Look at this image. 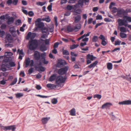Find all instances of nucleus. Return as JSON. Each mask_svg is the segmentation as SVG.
I'll list each match as a JSON object with an SVG mask.
<instances>
[{"mask_svg":"<svg viewBox=\"0 0 131 131\" xmlns=\"http://www.w3.org/2000/svg\"><path fill=\"white\" fill-rule=\"evenodd\" d=\"M35 68L36 69H39L40 71H44L45 70L44 68L43 67L40 66L42 65V63L41 61H39V63L38 64L36 63Z\"/></svg>","mask_w":131,"mask_h":131,"instance_id":"obj_6","label":"nucleus"},{"mask_svg":"<svg viewBox=\"0 0 131 131\" xmlns=\"http://www.w3.org/2000/svg\"><path fill=\"white\" fill-rule=\"evenodd\" d=\"M86 58L87 59H89L92 61H93L94 60V58H95V57H94L92 55L88 54L87 55Z\"/></svg>","mask_w":131,"mask_h":131,"instance_id":"obj_25","label":"nucleus"},{"mask_svg":"<svg viewBox=\"0 0 131 131\" xmlns=\"http://www.w3.org/2000/svg\"><path fill=\"white\" fill-rule=\"evenodd\" d=\"M17 81V79L16 78H14V80L10 84V85H13L15 84Z\"/></svg>","mask_w":131,"mask_h":131,"instance_id":"obj_38","label":"nucleus"},{"mask_svg":"<svg viewBox=\"0 0 131 131\" xmlns=\"http://www.w3.org/2000/svg\"><path fill=\"white\" fill-rule=\"evenodd\" d=\"M47 49V47L45 45H42L40 47V50L42 51H45Z\"/></svg>","mask_w":131,"mask_h":131,"instance_id":"obj_31","label":"nucleus"},{"mask_svg":"<svg viewBox=\"0 0 131 131\" xmlns=\"http://www.w3.org/2000/svg\"><path fill=\"white\" fill-rule=\"evenodd\" d=\"M81 25L80 24H78L75 26H74V31L77 32L81 28Z\"/></svg>","mask_w":131,"mask_h":131,"instance_id":"obj_14","label":"nucleus"},{"mask_svg":"<svg viewBox=\"0 0 131 131\" xmlns=\"http://www.w3.org/2000/svg\"><path fill=\"white\" fill-rule=\"evenodd\" d=\"M84 3V0H79L78 2V4L81 6H82Z\"/></svg>","mask_w":131,"mask_h":131,"instance_id":"obj_41","label":"nucleus"},{"mask_svg":"<svg viewBox=\"0 0 131 131\" xmlns=\"http://www.w3.org/2000/svg\"><path fill=\"white\" fill-rule=\"evenodd\" d=\"M103 24H104V23H99L97 24L95 26V28H97L98 26H100L101 25H102Z\"/></svg>","mask_w":131,"mask_h":131,"instance_id":"obj_64","label":"nucleus"},{"mask_svg":"<svg viewBox=\"0 0 131 131\" xmlns=\"http://www.w3.org/2000/svg\"><path fill=\"white\" fill-rule=\"evenodd\" d=\"M69 67L68 66L65 67L63 68H61L59 69L58 71V73L61 75H63L66 74L68 70Z\"/></svg>","mask_w":131,"mask_h":131,"instance_id":"obj_2","label":"nucleus"},{"mask_svg":"<svg viewBox=\"0 0 131 131\" xmlns=\"http://www.w3.org/2000/svg\"><path fill=\"white\" fill-rule=\"evenodd\" d=\"M21 23V20L19 19L16 20L15 22V24L17 25H19Z\"/></svg>","mask_w":131,"mask_h":131,"instance_id":"obj_47","label":"nucleus"},{"mask_svg":"<svg viewBox=\"0 0 131 131\" xmlns=\"http://www.w3.org/2000/svg\"><path fill=\"white\" fill-rule=\"evenodd\" d=\"M28 15L31 17L32 16L34 15V13L32 11H30L28 13Z\"/></svg>","mask_w":131,"mask_h":131,"instance_id":"obj_57","label":"nucleus"},{"mask_svg":"<svg viewBox=\"0 0 131 131\" xmlns=\"http://www.w3.org/2000/svg\"><path fill=\"white\" fill-rule=\"evenodd\" d=\"M60 44L58 42H56L55 43L53 46V48H57L59 45Z\"/></svg>","mask_w":131,"mask_h":131,"instance_id":"obj_52","label":"nucleus"},{"mask_svg":"<svg viewBox=\"0 0 131 131\" xmlns=\"http://www.w3.org/2000/svg\"><path fill=\"white\" fill-rule=\"evenodd\" d=\"M56 77L57 76L56 74L52 75L50 78L49 81L51 82L54 80L56 78Z\"/></svg>","mask_w":131,"mask_h":131,"instance_id":"obj_23","label":"nucleus"},{"mask_svg":"<svg viewBox=\"0 0 131 131\" xmlns=\"http://www.w3.org/2000/svg\"><path fill=\"white\" fill-rule=\"evenodd\" d=\"M46 3L45 2H38L36 3V4L38 6H41L44 5Z\"/></svg>","mask_w":131,"mask_h":131,"instance_id":"obj_32","label":"nucleus"},{"mask_svg":"<svg viewBox=\"0 0 131 131\" xmlns=\"http://www.w3.org/2000/svg\"><path fill=\"white\" fill-rule=\"evenodd\" d=\"M40 61H41L42 63V62L44 64H47L48 63V61L46 60L45 59H41Z\"/></svg>","mask_w":131,"mask_h":131,"instance_id":"obj_33","label":"nucleus"},{"mask_svg":"<svg viewBox=\"0 0 131 131\" xmlns=\"http://www.w3.org/2000/svg\"><path fill=\"white\" fill-rule=\"evenodd\" d=\"M74 11L73 12V14L74 15H75L78 14H80L81 12V10L80 9H74Z\"/></svg>","mask_w":131,"mask_h":131,"instance_id":"obj_28","label":"nucleus"},{"mask_svg":"<svg viewBox=\"0 0 131 131\" xmlns=\"http://www.w3.org/2000/svg\"><path fill=\"white\" fill-rule=\"evenodd\" d=\"M112 11L113 13H115L117 11V10L116 8L115 7L112 8Z\"/></svg>","mask_w":131,"mask_h":131,"instance_id":"obj_56","label":"nucleus"},{"mask_svg":"<svg viewBox=\"0 0 131 131\" xmlns=\"http://www.w3.org/2000/svg\"><path fill=\"white\" fill-rule=\"evenodd\" d=\"M41 20V18H38L35 21V24L36 26L38 28L42 29L44 26V24L42 22H40Z\"/></svg>","mask_w":131,"mask_h":131,"instance_id":"obj_4","label":"nucleus"},{"mask_svg":"<svg viewBox=\"0 0 131 131\" xmlns=\"http://www.w3.org/2000/svg\"><path fill=\"white\" fill-rule=\"evenodd\" d=\"M30 62V60L29 58H28L26 59L25 60V67L27 68L28 67Z\"/></svg>","mask_w":131,"mask_h":131,"instance_id":"obj_22","label":"nucleus"},{"mask_svg":"<svg viewBox=\"0 0 131 131\" xmlns=\"http://www.w3.org/2000/svg\"><path fill=\"white\" fill-rule=\"evenodd\" d=\"M93 20V18H89L88 20V23L89 24H90L92 23Z\"/></svg>","mask_w":131,"mask_h":131,"instance_id":"obj_61","label":"nucleus"},{"mask_svg":"<svg viewBox=\"0 0 131 131\" xmlns=\"http://www.w3.org/2000/svg\"><path fill=\"white\" fill-rule=\"evenodd\" d=\"M98 62L97 61H96L93 63L89 65L88 66V67L90 68H93L96 66Z\"/></svg>","mask_w":131,"mask_h":131,"instance_id":"obj_17","label":"nucleus"},{"mask_svg":"<svg viewBox=\"0 0 131 131\" xmlns=\"http://www.w3.org/2000/svg\"><path fill=\"white\" fill-rule=\"evenodd\" d=\"M113 65L111 63H108L107 64V68L109 70H111L112 69Z\"/></svg>","mask_w":131,"mask_h":131,"instance_id":"obj_29","label":"nucleus"},{"mask_svg":"<svg viewBox=\"0 0 131 131\" xmlns=\"http://www.w3.org/2000/svg\"><path fill=\"white\" fill-rule=\"evenodd\" d=\"M34 69V68H32L28 70L29 74H30L32 73Z\"/></svg>","mask_w":131,"mask_h":131,"instance_id":"obj_53","label":"nucleus"},{"mask_svg":"<svg viewBox=\"0 0 131 131\" xmlns=\"http://www.w3.org/2000/svg\"><path fill=\"white\" fill-rule=\"evenodd\" d=\"M63 54V55H69V51L66 50L62 49Z\"/></svg>","mask_w":131,"mask_h":131,"instance_id":"obj_35","label":"nucleus"},{"mask_svg":"<svg viewBox=\"0 0 131 131\" xmlns=\"http://www.w3.org/2000/svg\"><path fill=\"white\" fill-rule=\"evenodd\" d=\"M79 46V45L78 44H73L70 46V48L71 50L73 49L77 48Z\"/></svg>","mask_w":131,"mask_h":131,"instance_id":"obj_34","label":"nucleus"},{"mask_svg":"<svg viewBox=\"0 0 131 131\" xmlns=\"http://www.w3.org/2000/svg\"><path fill=\"white\" fill-rule=\"evenodd\" d=\"M48 31V29L44 27L43 28H42V33H46Z\"/></svg>","mask_w":131,"mask_h":131,"instance_id":"obj_44","label":"nucleus"},{"mask_svg":"<svg viewBox=\"0 0 131 131\" xmlns=\"http://www.w3.org/2000/svg\"><path fill=\"white\" fill-rule=\"evenodd\" d=\"M57 100L56 99L53 98L51 101V102L53 104H56L57 103Z\"/></svg>","mask_w":131,"mask_h":131,"instance_id":"obj_42","label":"nucleus"},{"mask_svg":"<svg viewBox=\"0 0 131 131\" xmlns=\"http://www.w3.org/2000/svg\"><path fill=\"white\" fill-rule=\"evenodd\" d=\"M117 13L118 14L121 15L123 14V13L124 11L122 9H120L117 10Z\"/></svg>","mask_w":131,"mask_h":131,"instance_id":"obj_51","label":"nucleus"},{"mask_svg":"<svg viewBox=\"0 0 131 131\" xmlns=\"http://www.w3.org/2000/svg\"><path fill=\"white\" fill-rule=\"evenodd\" d=\"M118 104L122 105H129L131 104V100H127L119 102Z\"/></svg>","mask_w":131,"mask_h":131,"instance_id":"obj_10","label":"nucleus"},{"mask_svg":"<svg viewBox=\"0 0 131 131\" xmlns=\"http://www.w3.org/2000/svg\"><path fill=\"white\" fill-rule=\"evenodd\" d=\"M17 52H19V55H22L23 56H24V53H23L22 49L20 50V49H18L17 50Z\"/></svg>","mask_w":131,"mask_h":131,"instance_id":"obj_43","label":"nucleus"},{"mask_svg":"<svg viewBox=\"0 0 131 131\" xmlns=\"http://www.w3.org/2000/svg\"><path fill=\"white\" fill-rule=\"evenodd\" d=\"M101 95L100 94H96L94 96V98H97L99 99H100L101 97Z\"/></svg>","mask_w":131,"mask_h":131,"instance_id":"obj_48","label":"nucleus"},{"mask_svg":"<svg viewBox=\"0 0 131 131\" xmlns=\"http://www.w3.org/2000/svg\"><path fill=\"white\" fill-rule=\"evenodd\" d=\"M79 5L78 4H77L74 5L73 6V9H77V8H78L79 7Z\"/></svg>","mask_w":131,"mask_h":131,"instance_id":"obj_60","label":"nucleus"},{"mask_svg":"<svg viewBox=\"0 0 131 131\" xmlns=\"http://www.w3.org/2000/svg\"><path fill=\"white\" fill-rule=\"evenodd\" d=\"M59 85H56L53 84H48L47 85V86L48 88H50L51 89H52L54 88H57V86L59 87Z\"/></svg>","mask_w":131,"mask_h":131,"instance_id":"obj_15","label":"nucleus"},{"mask_svg":"<svg viewBox=\"0 0 131 131\" xmlns=\"http://www.w3.org/2000/svg\"><path fill=\"white\" fill-rule=\"evenodd\" d=\"M50 117H46L43 118L42 119V121L43 124H46L48 121L50 119Z\"/></svg>","mask_w":131,"mask_h":131,"instance_id":"obj_19","label":"nucleus"},{"mask_svg":"<svg viewBox=\"0 0 131 131\" xmlns=\"http://www.w3.org/2000/svg\"><path fill=\"white\" fill-rule=\"evenodd\" d=\"M120 30L122 32H127L126 28L124 27H121L120 28Z\"/></svg>","mask_w":131,"mask_h":131,"instance_id":"obj_30","label":"nucleus"},{"mask_svg":"<svg viewBox=\"0 0 131 131\" xmlns=\"http://www.w3.org/2000/svg\"><path fill=\"white\" fill-rule=\"evenodd\" d=\"M121 42V41L120 40H118L117 41H115V45L116 46L117 45H119Z\"/></svg>","mask_w":131,"mask_h":131,"instance_id":"obj_54","label":"nucleus"},{"mask_svg":"<svg viewBox=\"0 0 131 131\" xmlns=\"http://www.w3.org/2000/svg\"><path fill=\"white\" fill-rule=\"evenodd\" d=\"M112 105L111 103H107L103 105L101 107L102 109L107 108L109 107Z\"/></svg>","mask_w":131,"mask_h":131,"instance_id":"obj_13","label":"nucleus"},{"mask_svg":"<svg viewBox=\"0 0 131 131\" xmlns=\"http://www.w3.org/2000/svg\"><path fill=\"white\" fill-rule=\"evenodd\" d=\"M67 31L69 32H71L74 31V26H68L67 28Z\"/></svg>","mask_w":131,"mask_h":131,"instance_id":"obj_20","label":"nucleus"},{"mask_svg":"<svg viewBox=\"0 0 131 131\" xmlns=\"http://www.w3.org/2000/svg\"><path fill=\"white\" fill-rule=\"evenodd\" d=\"M13 53L10 52H6L5 53V55L7 56H10L13 55Z\"/></svg>","mask_w":131,"mask_h":131,"instance_id":"obj_45","label":"nucleus"},{"mask_svg":"<svg viewBox=\"0 0 131 131\" xmlns=\"http://www.w3.org/2000/svg\"><path fill=\"white\" fill-rule=\"evenodd\" d=\"M18 1V0H14L12 2V3L13 4L16 5L17 4Z\"/></svg>","mask_w":131,"mask_h":131,"instance_id":"obj_62","label":"nucleus"},{"mask_svg":"<svg viewBox=\"0 0 131 131\" xmlns=\"http://www.w3.org/2000/svg\"><path fill=\"white\" fill-rule=\"evenodd\" d=\"M17 98H19L23 96V94L22 93H19L15 94Z\"/></svg>","mask_w":131,"mask_h":131,"instance_id":"obj_36","label":"nucleus"},{"mask_svg":"<svg viewBox=\"0 0 131 131\" xmlns=\"http://www.w3.org/2000/svg\"><path fill=\"white\" fill-rule=\"evenodd\" d=\"M9 31L12 34L16 32L15 29L13 27H11L10 28Z\"/></svg>","mask_w":131,"mask_h":131,"instance_id":"obj_39","label":"nucleus"},{"mask_svg":"<svg viewBox=\"0 0 131 131\" xmlns=\"http://www.w3.org/2000/svg\"><path fill=\"white\" fill-rule=\"evenodd\" d=\"M81 19V16L78 15L74 17V21L75 23H78L80 21Z\"/></svg>","mask_w":131,"mask_h":131,"instance_id":"obj_21","label":"nucleus"},{"mask_svg":"<svg viewBox=\"0 0 131 131\" xmlns=\"http://www.w3.org/2000/svg\"><path fill=\"white\" fill-rule=\"evenodd\" d=\"M46 56V54L45 52L41 53V56L42 57L41 59H45V57Z\"/></svg>","mask_w":131,"mask_h":131,"instance_id":"obj_58","label":"nucleus"},{"mask_svg":"<svg viewBox=\"0 0 131 131\" xmlns=\"http://www.w3.org/2000/svg\"><path fill=\"white\" fill-rule=\"evenodd\" d=\"M67 64V63L64 60H60L58 62L57 66L58 67H60L61 66H64Z\"/></svg>","mask_w":131,"mask_h":131,"instance_id":"obj_9","label":"nucleus"},{"mask_svg":"<svg viewBox=\"0 0 131 131\" xmlns=\"http://www.w3.org/2000/svg\"><path fill=\"white\" fill-rule=\"evenodd\" d=\"M1 128L4 130H11L12 131H14L15 129V127L14 126H1Z\"/></svg>","mask_w":131,"mask_h":131,"instance_id":"obj_5","label":"nucleus"},{"mask_svg":"<svg viewBox=\"0 0 131 131\" xmlns=\"http://www.w3.org/2000/svg\"><path fill=\"white\" fill-rule=\"evenodd\" d=\"M102 19V17L101 15H98L96 17V19L97 20H101Z\"/></svg>","mask_w":131,"mask_h":131,"instance_id":"obj_49","label":"nucleus"},{"mask_svg":"<svg viewBox=\"0 0 131 131\" xmlns=\"http://www.w3.org/2000/svg\"><path fill=\"white\" fill-rule=\"evenodd\" d=\"M15 64L13 61H11L9 62V64H7V63H5V66L6 67L8 68H9L11 67H13L15 66Z\"/></svg>","mask_w":131,"mask_h":131,"instance_id":"obj_12","label":"nucleus"},{"mask_svg":"<svg viewBox=\"0 0 131 131\" xmlns=\"http://www.w3.org/2000/svg\"><path fill=\"white\" fill-rule=\"evenodd\" d=\"M73 6L68 5L67 6V8L69 10H71L72 9H73Z\"/></svg>","mask_w":131,"mask_h":131,"instance_id":"obj_50","label":"nucleus"},{"mask_svg":"<svg viewBox=\"0 0 131 131\" xmlns=\"http://www.w3.org/2000/svg\"><path fill=\"white\" fill-rule=\"evenodd\" d=\"M42 20L43 21H45L47 22H49L50 21V18L49 17H46L45 18H43L42 19Z\"/></svg>","mask_w":131,"mask_h":131,"instance_id":"obj_40","label":"nucleus"},{"mask_svg":"<svg viewBox=\"0 0 131 131\" xmlns=\"http://www.w3.org/2000/svg\"><path fill=\"white\" fill-rule=\"evenodd\" d=\"M6 67L5 63V64H3L1 66V70L3 71H6Z\"/></svg>","mask_w":131,"mask_h":131,"instance_id":"obj_37","label":"nucleus"},{"mask_svg":"<svg viewBox=\"0 0 131 131\" xmlns=\"http://www.w3.org/2000/svg\"><path fill=\"white\" fill-rule=\"evenodd\" d=\"M40 54L39 52L37 51L35 52L34 54V57L35 59L36 60H38L40 58Z\"/></svg>","mask_w":131,"mask_h":131,"instance_id":"obj_11","label":"nucleus"},{"mask_svg":"<svg viewBox=\"0 0 131 131\" xmlns=\"http://www.w3.org/2000/svg\"><path fill=\"white\" fill-rule=\"evenodd\" d=\"M123 19L125 20L126 23L131 22V17L127 16H125L123 17Z\"/></svg>","mask_w":131,"mask_h":131,"instance_id":"obj_16","label":"nucleus"},{"mask_svg":"<svg viewBox=\"0 0 131 131\" xmlns=\"http://www.w3.org/2000/svg\"><path fill=\"white\" fill-rule=\"evenodd\" d=\"M67 78L65 76L64 77L61 76H59L57 77L56 78V82L57 83L59 84L60 83H64Z\"/></svg>","mask_w":131,"mask_h":131,"instance_id":"obj_3","label":"nucleus"},{"mask_svg":"<svg viewBox=\"0 0 131 131\" xmlns=\"http://www.w3.org/2000/svg\"><path fill=\"white\" fill-rule=\"evenodd\" d=\"M118 25L119 26H124L126 27L127 26L128 24L127 23H126L124 19L123 20H122L120 19H119L118 20Z\"/></svg>","mask_w":131,"mask_h":131,"instance_id":"obj_7","label":"nucleus"},{"mask_svg":"<svg viewBox=\"0 0 131 131\" xmlns=\"http://www.w3.org/2000/svg\"><path fill=\"white\" fill-rule=\"evenodd\" d=\"M99 38L102 40H106V39L105 38L104 36L102 35H101L99 37Z\"/></svg>","mask_w":131,"mask_h":131,"instance_id":"obj_46","label":"nucleus"},{"mask_svg":"<svg viewBox=\"0 0 131 131\" xmlns=\"http://www.w3.org/2000/svg\"><path fill=\"white\" fill-rule=\"evenodd\" d=\"M54 21L55 23V25L57 27V26L58 25V23H57V18L56 16H55L54 17Z\"/></svg>","mask_w":131,"mask_h":131,"instance_id":"obj_55","label":"nucleus"},{"mask_svg":"<svg viewBox=\"0 0 131 131\" xmlns=\"http://www.w3.org/2000/svg\"><path fill=\"white\" fill-rule=\"evenodd\" d=\"M119 35L120 37L123 39L126 38L127 37L126 34L123 32H120Z\"/></svg>","mask_w":131,"mask_h":131,"instance_id":"obj_27","label":"nucleus"},{"mask_svg":"<svg viewBox=\"0 0 131 131\" xmlns=\"http://www.w3.org/2000/svg\"><path fill=\"white\" fill-rule=\"evenodd\" d=\"M36 36V34L34 33H31V32H29L26 38L27 39H28L30 38L31 39H33Z\"/></svg>","mask_w":131,"mask_h":131,"instance_id":"obj_8","label":"nucleus"},{"mask_svg":"<svg viewBox=\"0 0 131 131\" xmlns=\"http://www.w3.org/2000/svg\"><path fill=\"white\" fill-rule=\"evenodd\" d=\"M70 115L72 116H74L76 115V111L74 108H72L70 111Z\"/></svg>","mask_w":131,"mask_h":131,"instance_id":"obj_24","label":"nucleus"},{"mask_svg":"<svg viewBox=\"0 0 131 131\" xmlns=\"http://www.w3.org/2000/svg\"><path fill=\"white\" fill-rule=\"evenodd\" d=\"M105 40L102 41L101 42V44L103 46H105L107 44V42L105 41Z\"/></svg>","mask_w":131,"mask_h":131,"instance_id":"obj_59","label":"nucleus"},{"mask_svg":"<svg viewBox=\"0 0 131 131\" xmlns=\"http://www.w3.org/2000/svg\"><path fill=\"white\" fill-rule=\"evenodd\" d=\"M52 3H51L50 5H49L48 7V9L49 11L51 10H52Z\"/></svg>","mask_w":131,"mask_h":131,"instance_id":"obj_63","label":"nucleus"},{"mask_svg":"<svg viewBox=\"0 0 131 131\" xmlns=\"http://www.w3.org/2000/svg\"><path fill=\"white\" fill-rule=\"evenodd\" d=\"M29 48L30 50H34L38 46V42L36 39L30 40L29 42Z\"/></svg>","mask_w":131,"mask_h":131,"instance_id":"obj_1","label":"nucleus"},{"mask_svg":"<svg viewBox=\"0 0 131 131\" xmlns=\"http://www.w3.org/2000/svg\"><path fill=\"white\" fill-rule=\"evenodd\" d=\"M14 21V19L13 17H11L8 18L7 23L8 25L12 24Z\"/></svg>","mask_w":131,"mask_h":131,"instance_id":"obj_18","label":"nucleus"},{"mask_svg":"<svg viewBox=\"0 0 131 131\" xmlns=\"http://www.w3.org/2000/svg\"><path fill=\"white\" fill-rule=\"evenodd\" d=\"M98 38L97 36H94L93 37L92 41L93 42H96L98 41Z\"/></svg>","mask_w":131,"mask_h":131,"instance_id":"obj_26","label":"nucleus"}]
</instances>
